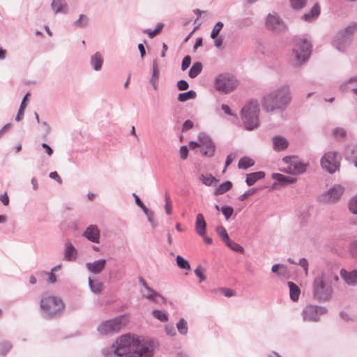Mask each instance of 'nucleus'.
<instances>
[{"label":"nucleus","instance_id":"obj_21","mask_svg":"<svg viewBox=\"0 0 357 357\" xmlns=\"http://www.w3.org/2000/svg\"><path fill=\"white\" fill-rule=\"evenodd\" d=\"M320 6L318 3H316L309 12L304 13L301 16V19L306 22H312L317 19L320 15Z\"/></svg>","mask_w":357,"mask_h":357},{"label":"nucleus","instance_id":"obj_7","mask_svg":"<svg viewBox=\"0 0 357 357\" xmlns=\"http://www.w3.org/2000/svg\"><path fill=\"white\" fill-rule=\"evenodd\" d=\"M341 154L336 151H330L324 154L320 159V165L324 170L333 174L340 169Z\"/></svg>","mask_w":357,"mask_h":357},{"label":"nucleus","instance_id":"obj_42","mask_svg":"<svg viewBox=\"0 0 357 357\" xmlns=\"http://www.w3.org/2000/svg\"><path fill=\"white\" fill-rule=\"evenodd\" d=\"M159 77V68L156 60H153L152 63V73L150 81H157Z\"/></svg>","mask_w":357,"mask_h":357},{"label":"nucleus","instance_id":"obj_20","mask_svg":"<svg viewBox=\"0 0 357 357\" xmlns=\"http://www.w3.org/2000/svg\"><path fill=\"white\" fill-rule=\"evenodd\" d=\"M78 252L74 245L69 241L65 243L63 259L66 261H75Z\"/></svg>","mask_w":357,"mask_h":357},{"label":"nucleus","instance_id":"obj_2","mask_svg":"<svg viewBox=\"0 0 357 357\" xmlns=\"http://www.w3.org/2000/svg\"><path fill=\"white\" fill-rule=\"evenodd\" d=\"M291 101V91L290 85L284 84L265 93L261 103L264 112L273 113L276 111H284Z\"/></svg>","mask_w":357,"mask_h":357},{"label":"nucleus","instance_id":"obj_46","mask_svg":"<svg viewBox=\"0 0 357 357\" xmlns=\"http://www.w3.org/2000/svg\"><path fill=\"white\" fill-rule=\"evenodd\" d=\"M349 209L351 213L357 215V194L350 199Z\"/></svg>","mask_w":357,"mask_h":357},{"label":"nucleus","instance_id":"obj_59","mask_svg":"<svg viewBox=\"0 0 357 357\" xmlns=\"http://www.w3.org/2000/svg\"><path fill=\"white\" fill-rule=\"evenodd\" d=\"M195 275L199 278V282H202L206 280V276L202 271V267L199 266L195 270Z\"/></svg>","mask_w":357,"mask_h":357},{"label":"nucleus","instance_id":"obj_30","mask_svg":"<svg viewBox=\"0 0 357 357\" xmlns=\"http://www.w3.org/2000/svg\"><path fill=\"white\" fill-rule=\"evenodd\" d=\"M203 69V65L201 62H195L193 63L192 67L190 68L188 72V76L190 78H195L197 77L202 71Z\"/></svg>","mask_w":357,"mask_h":357},{"label":"nucleus","instance_id":"obj_61","mask_svg":"<svg viewBox=\"0 0 357 357\" xmlns=\"http://www.w3.org/2000/svg\"><path fill=\"white\" fill-rule=\"evenodd\" d=\"M194 126V123L190 120L185 121L182 126V131L185 132L191 129Z\"/></svg>","mask_w":357,"mask_h":357},{"label":"nucleus","instance_id":"obj_41","mask_svg":"<svg viewBox=\"0 0 357 357\" xmlns=\"http://www.w3.org/2000/svg\"><path fill=\"white\" fill-rule=\"evenodd\" d=\"M163 26L164 24L162 22H159L157 24L155 29H146L144 32L147 33L150 38H152L162 29Z\"/></svg>","mask_w":357,"mask_h":357},{"label":"nucleus","instance_id":"obj_22","mask_svg":"<svg viewBox=\"0 0 357 357\" xmlns=\"http://www.w3.org/2000/svg\"><path fill=\"white\" fill-rule=\"evenodd\" d=\"M103 63V56L99 52H96L90 57V65L96 72L100 71L102 70Z\"/></svg>","mask_w":357,"mask_h":357},{"label":"nucleus","instance_id":"obj_52","mask_svg":"<svg viewBox=\"0 0 357 357\" xmlns=\"http://www.w3.org/2000/svg\"><path fill=\"white\" fill-rule=\"evenodd\" d=\"M132 196L134 197L135 198V203L136 204L140 207L143 211V213L145 214V213H148V212L150 211L149 210L146 206L144 204V203L141 201V199H139V197H138V195H137L135 193H133L132 194Z\"/></svg>","mask_w":357,"mask_h":357},{"label":"nucleus","instance_id":"obj_6","mask_svg":"<svg viewBox=\"0 0 357 357\" xmlns=\"http://www.w3.org/2000/svg\"><path fill=\"white\" fill-rule=\"evenodd\" d=\"M356 30L357 23H351L335 36L333 46L340 52L344 51L351 45L352 36Z\"/></svg>","mask_w":357,"mask_h":357},{"label":"nucleus","instance_id":"obj_62","mask_svg":"<svg viewBox=\"0 0 357 357\" xmlns=\"http://www.w3.org/2000/svg\"><path fill=\"white\" fill-rule=\"evenodd\" d=\"M188 154V149L186 146H182L180 149V155L181 159L185 160L187 158Z\"/></svg>","mask_w":357,"mask_h":357},{"label":"nucleus","instance_id":"obj_36","mask_svg":"<svg viewBox=\"0 0 357 357\" xmlns=\"http://www.w3.org/2000/svg\"><path fill=\"white\" fill-rule=\"evenodd\" d=\"M176 328L181 335H185L188 332L187 321L183 318H181L176 324Z\"/></svg>","mask_w":357,"mask_h":357},{"label":"nucleus","instance_id":"obj_54","mask_svg":"<svg viewBox=\"0 0 357 357\" xmlns=\"http://www.w3.org/2000/svg\"><path fill=\"white\" fill-rule=\"evenodd\" d=\"M144 215L146 216L147 220H148L149 222L151 224V227L153 229L157 227V223L153 220V215H154L153 212L151 211H149L148 212V213H145Z\"/></svg>","mask_w":357,"mask_h":357},{"label":"nucleus","instance_id":"obj_56","mask_svg":"<svg viewBox=\"0 0 357 357\" xmlns=\"http://www.w3.org/2000/svg\"><path fill=\"white\" fill-rule=\"evenodd\" d=\"M297 264L301 266L303 268L305 275H307V273H308V261H307V260L305 258H301V259H299V261Z\"/></svg>","mask_w":357,"mask_h":357},{"label":"nucleus","instance_id":"obj_19","mask_svg":"<svg viewBox=\"0 0 357 357\" xmlns=\"http://www.w3.org/2000/svg\"><path fill=\"white\" fill-rule=\"evenodd\" d=\"M340 277L348 285L354 286L357 284V270L348 271L345 269H341Z\"/></svg>","mask_w":357,"mask_h":357},{"label":"nucleus","instance_id":"obj_17","mask_svg":"<svg viewBox=\"0 0 357 357\" xmlns=\"http://www.w3.org/2000/svg\"><path fill=\"white\" fill-rule=\"evenodd\" d=\"M344 191V187L340 185H335L331 189H329L326 194V199L328 202H335L342 195Z\"/></svg>","mask_w":357,"mask_h":357},{"label":"nucleus","instance_id":"obj_5","mask_svg":"<svg viewBox=\"0 0 357 357\" xmlns=\"http://www.w3.org/2000/svg\"><path fill=\"white\" fill-rule=\"evenodd\" d=\"M259 106L257 101H251L241 109V116L245 129L252 130L259 126Z\"/></svg>","mask_w":357,"mask_h":357},{"label":"nucleus","instance_id":"obj_63","mask_svg":"<svg viewBox=\"0 0 357 357\" xmlns=\"http://www.w3.org/2000/svg\"><path fill=\"white\" fill-rule=\"evenodd\" d=\"M220 291L224 294L226 297H231L234 295V291L229 288H221Z\"/></svg>","mask_w":357,"mask_h":357},{"label":"nucleus","instance_id":"obj_60","mask_svg":"<svg viewBox=\"0 0 357 357\" xmlns=\"http://www.w3.org/2000/svg\"><path fill=\"white\" fill-rule=\"evenodd\" d=\"M255 192H256V189L255 188H251V189L248 190V191H246L245 192H244L243 194H242L238 197V199L241 200V201H244L249 196H250L251 195L254 194Z\"/></svg>","mask_w":357,"mask_h":357},{"label":"nucleus","instance_id":"obj_1","mask_svg":"<svg viewBox=\"0 0 357 357\" xmlns=\"http://www.w3.org/2000/svg\"><path fill=\"white\" fill-rule=\"evenodd\" d=\"M104 357H150L153 354V345L142 342L135 335H122L109 349L102 351Z\"/></svg>","mask_w":357,"mask_h":357},{"label":"nucleus","instance_id":"obj_38","mask_svg":"<svg viewBox=\"0 0 357 357\" xmlns=\"http://www.w3.org/2000/svg\"><path fill=\"white\" fill-rule=\"evenodd\" d=\"M215 231L225 243L230 240L227 231L223 226L220 225L217 227Z\"/></svg>","mask_w":357,"mask_h":357},{"label":"nucleus","instance_id":"obj_57","mask_svg":"<svg viewBox=\"0 0 357 357\" xmlns=\"http://www.w3.org/2000/svg\"><path fill=\"white\" fill-rule=\"evenodd\" d=\"M41 273L46 275L48 277L47 282L49 283L54 284L56 282V277L53 273L43 271Z\"/></svg>","mask_w":357,"mask_h":357},{"label":"nucleus","instance_id":"obj_25","mask_svg":"<svg viewBox=\"0 0 357 357\" xmlns=\"http://www.w3.org/2000/svg\"><path fill=\"white\" fill-rule=\"evenodd\" d=\"M287 140L281 136H275L273 138V148L276 151H281L288 147Z\"/></svg>","mask_w":357,"mask_h":357},{"label":"nucleus","instance_id":"obj_13","mask_svg":"<svg viewBox=\"0 0 357 357\" xmlns=\"http://www.w3.org/2000/svg\"><path fill=\"white\" fill-rule=\"evenodd\" d=\"M140 282L144 288V291H142V296L143 298L155 303H166V298L151 287H149L143 279H141Z\"/></svg>","mask_w":357,"mask_h":357},{"label":"nucleus","instance_id":"obj_39","mask_svg":"<svg viewBox=\"0 0 357 357\" xmlns=\"http://www.w3.org/2000/svg\"><path fill=\"white\" fill-rule=\"evenodd\" d=\"M152 315L155 319H158L161 322L168 321V316L165 312L160 310H153L152 311Z\"/></svg>","mask_w":357,"mask_h":357},{"label":"nucleus","instance_id":"obj_47","mask_svg":"<svg viewBox=\"0 0 357 357\" xmlns=\"http://www.w3.org/2000/svg\"><path fill=\"white\" fill-rule=\"evenodd\" d=\"M346 135L345 130L342 128H336L332 130V136L336 139L343 138Z\"/></svg>","mask_w":357,"mask_h":357},{"label":"nucleus","instance_id":"obj_18","mask_svg":"<svg viewBox=\"0 0 357 357\" xmlns=\"http://www.w3.org/2000/svg\"><path fill=\"white\" fill-rule=\"evenodd\" d=\"M106 265V260L100 259L96 260L93 262H88L86 264V268L89 272L93 274H99L104 269Z\"/></svg>","mask_w":357,"mask_h":357},{"label":"nucleus","instance_id":"obj_40","mask_svg":"<svg viewBox=\"0 0 357 357\" xmlns=\"http://www.w3.org/2000/svg\"><path fill=\"white\" fill-rule=\"evenodd\" d=\"M177 266L182 269L190 271V266L189 262L185 259L183 257L178 255L176 258Z\"/></svg>","mask_w":357,"mask_h":357},{"label":"nucleus","instance_id":"obj_32","mask_svg":"<svg viewBox=\"0 0 357 357\" xmlns=\"http://www.w3.org/2000/svg\"><path fill=\"white\" fill-rule=\"evenodd\" d=\"M89 18L87 15L81 14L79 18L73 22V26L76 28L83 29L88 26Z\"/></svg>","mask_w":357,"mask_h":357},{"label":"nucleus","instance_id":"obj_9","mask_svg":"<svg viewBox=\"0 0 357 357\" xmlns=\"http://www.w3.org/2000/svg\"><path fill=\"white\" fill-rule=\"evenodd\" d=\"M238 82L234 77L227 74H220L214 81L215 89L222 93H229L238 86Z\"/></svg>","mask_w":357,"mask_h":357},{"label":"nucleus","instance_id":"obj_4","mask_svg":"<svg viewBox=\"0 0 357 357\" xmlns=\"http://www.w3.org/2000/svg\"><path fill=\"white\" fill-rule=\"evenodd\" d=\"M40 307L46 319H54L61 316L65 308L64 303L58 296L43 294L40 301Z\"/></svg>","mask_w":357,"mask_h":357},{"label":"nucleus","instance_id":"obj_43","mask_svg":"<svg viewBox=\"0 0 357 357\" xmlns=\"http://www.w3.org/2000/svg\"><path fill=\"white\" fill-rule=\"evenodd\" d=\"M289 2L294 10H301L306 6L307 0H289Z\"/></svg>","mask_w":357,"mask_h":357},{"label":"nucleus","instance_id":"obj_16","mask_svg":"<svg viewBox=\"0 0 357 357\" xmlns=\"http://www.w3.org/2000/svg\"><path fill=\"white\" fill-rule=\"evenodd\" d=\"M82 236L88 241L98 243L100 238V231L96 225H91L86 228Z\"/></svg>","mask_w":357,"mask_h":357},{"label":"nucleus","instance_id":"obj_34","mask_svg":"<svg viewBox=\"0 0 357 357\" xmlns=\"http://www.w3.org/2000/svg\"><path fill=\"white\" fill-rule=\"evenodd\" d=\"M89 286L91 291L96 294H100L102 289V284L98 280H93L90 278H89Z\"/></svg>","mask_w":357,"mask_h":357},{"label":"nucleus","instance_id":"obj_10","mask_svg":"<svg viewBox=\"0 0 357 357\" xmlns=\"http://www.w3.org/2000/svg\"><path fill=\"white\" fill-rule=\"evenodd\" d=\"M310 43L304 39H296L293 48V55L297 65L304 63L310 54Z\"/></svg>","mask_w":357,"mask_h":357},{"label":"nucleus","instance_id":"obj_24","mask_svg":"<svg viewBox=\"0 0 357 357\" xmlns=\"http://www.w3.org/2000/svg\"><path fill=\"white\" fill-rule=\"evenodd\" d=\"M195 230L200 236H204L206 234V222L202 213H198L196 216Z\"/></svg>","mask_w":357,"mask_h":357},{"label":"nucleus","instance_id":"obj_23","mask_svg":"<svg viewBox=\"0 0 357 357\" xmlns=\"http://www.w3.org/2000/svg\"><path fill=\"white\" fill-rule=\"evenodd\" d=\"M51 8L54 14L68 13V6L65 0H52Z\"/></svg>","mask_w":357,"mask_h":357},{"label":"nucleus","instance_id":"obj_48","mask_svg":"<svg viewBox=\"0 0 357 357\" xmlns=\"http://www.w3.org/2000/svg\"><path fill=\"white\" fill-rule=\"evenodd\" d=\"M27 96H28V94H26L24 97L22 101L21 102V105H20V107L19 108L18 112H17V114L16 115V117H15V120L17 121H20L22 119V116L24 115V109L26 107L25 100H26Z\"/></svg>","mask_w":357,"mask_h":357},{"label":"nucleus","instance_id":"obj_44","mask_svg":"<svg viewBox=\"0 0 357 357\" xmlns=\"http://www.w3.org/2000/svg\"><path fill=\"white\" fill-rule=\"evenodd\" d=\"M223 23L222 22H218L215 26H213L211 33V37L213 39H215L218 37L220 31L223 27Z\"/></svg>","mask_w":357,"mask_h":357},{"label":"nucleus","instance_id":"obj_33","mask_svg":"<svg viewBox=\"0 0 357 357\" xmlns=\"http://www.w3.org/2000/svg\"><path fill=\"white\" fill-rule=\"evenodd\" d=\"M197 97V93L193 90H190L186 92H183L178 94V100L183 102L189 100L195 99Z\"/></svg>","mask_w":357,"mask_h":357},{"label":"nucleus","instance_id":"obj_26","mask_svg":"<svg viewBox=\"0 0 357 357\" xmlns=\"http://www.w3.org/2000/svg\"><path fill=\"white\" fill-rule=\"evenodd\" d=\"M264 172H256L247 174L245 182L248 186L254 185L257 181L264 178Z\"/></svg>","mask_w":357,"mask_h":357},{"label":"nucleus","instance_id":"obj_45","mask_svg":"<svg viewBox=\"0 0 357 357\" xmlns=\"http://www.w3.org/2000/svg\"><path fill=\"white\" fill-rule=\"evenodd\" d=\"M231 250L239 252V253H243L244 249L238 243L231 242L230 240L225 243Z\"/></svg>","mask_w":357,"mask_h":357},{"label":"nucleus","instance_id":"obj_55","mask_svg":"<svg viewBox=\"0 0 357 357\" xmlns=\"http://www.w3.org/2000/svg\"><path fill=\"white\" fill-rule=\"evenodd\" d=\"M166 333L169 336H175L176 333L174 326L172 324H167L165 327Z\"/></svg>","mask_w":357,"mask_h":357},{"label":"nucleus","instance_id":"obj_8","mask_svg":"<svg viewBox=\"0 0 357 357\" xmlns=\"http://www.w3.org/2000/svg\"><path fill=\"white\" fill-rule=\"evenodd\" d=\"M125 316H119L114 319L101 323L98 327V331L102 335H109L120 331L126 324Z\"/></svg>","mask_w":357,"mask_h":357},{"label":"nucleus","instance_id":"obj_12","mask_svg":"<svg viewBox=\"0 0 357 357\" xmlns=\"http://www.w3.org/2000/svg\"><path fill=\"white\" fill-rule=\"evenodd\" d=\"M265 24L268 29L276 33L284 31L287 28L284 22L275 13L267 15Z\"/></svg>","mask_w":357,"mask_h":357},{"label":"nucleus","instance_id":"obj_49","mask_svg":"<svg viewBox=\"0 0 357 357\" xmlns=\"http://www.w3.org/2000/svg\"><path fill=\"white\" fill-rule=\"evenodd\" d=\"M220 211L225 215V219L228 220L234 213V208L231 206H222L220 208Z\"/></svg>","mask_w":357,"mask_h":357},{"label":"nucleus","instance_id":"obj_11","mask_svg":"<svg viewBox=\"0 0 357 357\" xmlns=\"http://www.w3.org/2000/svg\"><path fill=\"white\" fill-rule=\"evenodd\" d=\"M327 312L328 309L324 306L309 304L303 308L301 315L305 321L318 322L321 316Z\"/></svg>","mask_w":357,"mask_h":357},{"label":"nucleus","instance_id":"obj_58","mask_svg":"<svg viewBox=\"0 0 357 357\" xmlns=\"http://www.w3.org/2000/svg\"><path fill=\"white\" fill-rule=\"evenodd\" d=\"M176 86L180 91H185L188 89L189 84L185 80L181 79L177 82Z\"/></svg>","mask_w":357,"mask_h":357},{"label":"nucleus","instance_id":"obj_28","mask_svg":"<svg viewBox=\"0 0 357 357\" xmlns=\"http://www.w3.org/2000/svg\"><path fill=\"white\" fill-rule=\"evenodd\" d=\"M352 85L357 86V75L352 76L348 79L342 82L339 86V89L342 92H345L348 91Z\"/></svg>","mask_w":357,"mask_h":357},{"label":"nucleus","instance_id":"obj_64","mask_svg":"<svg viewBox=\"0 0 357 357\" xmlns=\"http://www.w3.org/2000/svg\"><path fill=\"white\" fill-rule=\"evenodd\" d=\"M42 147L45 149V153L51 156L53 154V150L46 143H43L41 144Z\"/></svg>","mask_w":357,"mask_h":357},{"label":"nucleus","instance_id":"obj_53","mask_svg":"<svg viewBox=\"0 0 357 357\" xmlns=\"http://www.w3.org/2000/svg\"><path fill=\"white\" fill-rule=\"evenodd\" d=\"M190 63L191 57L188 55L185 56L182 61L181 70L183 71L185 70L190 66Z\"/></svg>","mask_w":357,"mask_h":357},{"label":"nucleus","instance_id":"obj_14","mask_svg":"<svg viewBox=\"0 0 357 357\" xmlns=\"http://www.w3.org/2000/svg\"><path fill=\"white\" fill-rule=\"evenodd\" d=\"M198 139L202 147V153L207 157H212L215 153V147L210 137L205 133H200Z\"/></svg>","mask_w":357,"mask_h":357},{"label":"nucleus","instance_id":"obj_29","mask_svg":"<svg viewBox=\"0 0 357 357\" xmlns=\"http://www.w3.org/2000/svg\"><path fill=\"white\" fill-rule=\"evenodd\" d=\"M287 284L289 287V294L291 299L293 301H298L301 293L299 287L293 282H288Z\"/></svg>","mask_w":357,"mask_h":357},{"label":"nucleus","instance_id":"obj_37","mask_svg":"<svg viewBox=\"0 0 357 357\" xmlns=\"http://www.w3.org/2000/svg\"><path fill=\"white\" fill-rule=\"evenodd\" d=\"M232 187V183L230 181H225L222 183L215 191V195H222L229 190Z\"/></svg>","mask_w":357,"mask_h":357},{"label":"nucleus","instance_id":"obj_51","mask_svg":"<svg viewBox=\"0 0 357 357\" xmlns=\"http://www.w3.org/2000/svg\"><path fill=\"white\" fill-rule=\"evenodd\" d=\"M165 210L167 215H170L172 213V204L170 199V197L167 192L165 193Z\"/></svg>","mask_w":357,"mask_h":357},{"label":"nucleus","instance_id":"obj_3","mask_svg":"<svg viewBox=\"0 0 357 357\" xmlns=\"http://www.w3.org/2000/svg\"><path fill=\"white\" fill-rule=\"evenodd\" d=\"M330 275L322 272L317 275L312 282V296L319 302H327L332 298L333 287L329 282Z\"/></svg>","mask_w":357,"mask_h":357},{"label":"nucleus","instance_id":"obj_35","mask_svg":"<svg viewBox=\"0 0 357 357\" xmlns=\"http://www.w3.org/2000/svg\"><path fill=\"white\" fill-rule=\"evenodd\" d=\"M255 162L252 159L248 157H243L238 161V167L239 169H247L248 168L253 166Z\"/></svg>","mask_w":357,"mask_h":357},{"label":"nucleus","instance_id":"obj_27","mask_svg":"<svg viewBox=\"0 0 357 357\" xmlns=\"http://www.w3.org/2000/svg\"><path fill=\"white\" fill-rule=\"evenodd\" d=\"M272 178L281 183H294L296 181V178L293 176H286L279 173L273 174Z\"/></svg>","mask_w":357,"mask_h":357},{"label":"nucleus","instance_id":"obj_31","mask_svg":"<svg viewBox=\"0 0 357 357\" xmlns=\"http://www.w3.org/2000/svg\"><path fill=\"white\" fill-rule=\"evenodd\" d=\"M200 181L206 186L215 185L218 182V180L211 174H202L199 176Z\"/></svg>","mask_w":357,"mask_h":357},{"label":"nucleus","instance_id":"obj_50","mask_svg":"<svg viewBox=\"0 0 357 357\" xmlns=\"http://www.w3.org/2000/svg\"><path fill=\"white\" fill-rule=\"evenodd\" d=\"M12 348L9 342H3L0 344V355H6Z\"/></svg>","mask_w":357,"mask_h":357},{"label":"nucleus","instance_id":"obj_15","mask_svg":"<svg viewBox=\"0 0 357 357\" xmlns=\"http://www.w3.org/2000/svg\"><path fill=\"white\" fill-rule=\"evenodd\" d=\"M307 163L301 162L298 158L293 157L289 158V172L294 175H298L304 173L307 167Z\"/></svg>","mask_w":357,"mask_h":357}]
</instances>
